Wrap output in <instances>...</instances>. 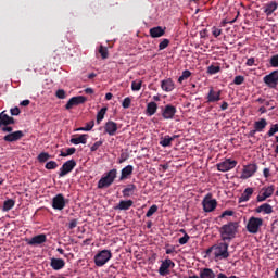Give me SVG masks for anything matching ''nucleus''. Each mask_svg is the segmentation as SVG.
Returning <instances> with one entry per match:
<instances>
[{"label":"nucleus","mask_w":278,"mask_h":278,"mask_svg":"<svg viewBox=\"0 0 278 278\" xmlns=\"http://www.w3.org/2000/svg\"><path fill=\"white\" fill-rule=\"evenodd\" d=\"M238 227H240L238 222H229L228 224L223 225L219 228L223 242H231V240L236 238V233H238Z\"/></svg>","instance_id":"f257e3e1"},{"label":"nucleus","mask_w":278,"mask_h":278,"mask_svg":"<svg viewBox=\"0 0 278 278\" xmlns=\"http://www.w3.org/2000/svg\"><path fill=\"white\" fill-rule=\"evenodd\" d=\"M118 175V170L116 168H113L109 170L105 176H103L99 181H98V188L99 190H103L105 188H110L112 184H114L116 177Z\"/></svg>","instance_id":"f03ea898"},{"label":"nucleus","mask_w":278,"mask_h":278,"mask_svg":"<svg viewBox=\"0 0 278 278\" xmlns=\"http://www.w3.org/2000/svg\"><path fill=\"white\" fill-rule=\"evenodd\" d=\"M213 249L216 260H227V257H229V243L218 242L213 245Z\"/></svg>","instance_id":"7ed1b4c3"},{"label":"nucleus","mask_w":278,"mask_h":278,"mask_svg":"<svg viewBox=\"0 0 278 278\" xmlns=\"http://www.w3.org/2000/svg\"><path fill=\"white\" fill-rule=\"evenodd\" d=\"M112 260V251L110 250H102L98 252L94 256V264L99 268L105 266Z\"/></svg>","instance_id":"20e7f679"},{"label":"nucleus","mask_w":278,"mask_h":278,"mask_svg":"<svg viewBox=\"0 0 278 278\" xmlns=\"http://www.w3.org/2000/svg\"><path fill=\"white\" fill-rule=\"evenodd\" d=\"M264 225V219L260 217H250L245 226L249 233H260V228Z\"/></svg>","instance_id":"39448f33"},{"label":"nucleus","mask_w":278,"mask_h":278,"mask_svg":"<svg viewBox=\"0 0 278 278\" xmlns=\"http://www.w3.org/2000/svg\"><path fill=\"white\" fill-rule=\"evenodd\" d=\"M204 212H214L218 202L216 199H212V193H207L202 201Z\"/></svg>","instance_id":"423d86ee"},{"label":"nucleus","mask_w":278,"mask_h":278,"mask_svg":"<svg viewBox=\"0 0 278 278\" xmlns=\"http://www.w3.org/2000/svg\"><path fill=\"white\" fill-rule=\"evenodd\" d=\"M161 114L164 121H173V118H175V115L177 114V108L175 105L167 104L162 108Z\"/></svg>","instance_id":"0eeeda50"},{"label":"nucleus","mask_w":278,"mask_h":278,"mask_svg":"<svg viewBox=\"0 0 278 278\" xmlns=\"http://www.w3.org/2000/svg\"><path fill=\"white\" fill-rule=\"evenodd\" d=\"M75 166H77V162L75 160L66 161L59 169V177H66L68 173H73Z\"/></svg>","instance_id":"6e6552de"},{"label":"nucleus","mask_w":278,"mask_h":278,"mask_svg":"<svg viewBox=\"0 0 278 278\" xmlns=\"http://www.w3.org/2000/svg\"><path fill=\"white\" fill-rule=\"evenodd\" d=\"M264 84L268 86V88H277L278 86V71H274L270 74L264 76Z\"/></svg>","instance_id":"1a4fd4ad"},{"label":"nucleus","mask_w":278,"mask_h":278,"mask_svg":"<svg viewBox=\"0 0 278 278\" xmlns=\"http://www.w3.org/2000/svg\"><path fill=\"white\" fill-rule=\"evenodd\" d=\"M238 165V161L226 159L224 162L217 164V170L220 173H227V170L233 169L235 166Z\"/></svg>","instance_id":"9d476101"},{"label":"nucleus","mask_w":278,"mask_h":278,"mask_svg":"<svg viewBox=\"0 0 278 278\" xmlns=\"http://www.w3.org/2000/svg\"><path fill=\"white\" fill-rule=\"evenodd\" d=\"M25 242L28 247H40V244H45V242H47V235H37L30 239H26Z\"/></svg>","instance_id":"9b49d317"},{"label":"nucleus","mask_w":278,"mask_h":278,"mask_svg":"<svg viewBox=\"0 0 278 278\" xmlns=\"http://www.w3.org/2000/svg\"><path fill=\"white\" fill-rule=\"evenodd\" d=\"M52 207L53 210H64L66 207V199H64V194L59 193L52 199Z\"/></svg>","instance_id":"f8f14e48"},{"label":"nucleus","mask_w":278,"mask_h":278,"mask_svg":"<svg viewBox=\"0 0 278 278\" xmlns=\"http://www.w3.org/2000/svg\"><path fill=\"white\" fill-rule=\"evenodd\" d=\"M86 101H88V99L84 96L73 97L67 101L65 109L73 110L75 105H81L83 103H86Z\"/></svg>","instance_id":"ddd939ff"},{"label":"nucleus","mask_w":278,"mask_h":278,"mask_svg":"<svg viewBox=\"0 0 278 278\" xmlns=\"http://www.w3.org/2000/svg\"><path fill=\"white\" fill-rule=\"evenodd\" d=\"M255 173H257V165L249 164L243 167L241 179H249L250 177H253V175H255Z\"/></svg>","instance_id":"4468645a"},{"label":"nucleus","mask_w":278,"mask_h":278,"mask_svg":"<svg viewBox=\"0 0 278 278\" xmlns=\"http://www.w3.org/2000/svg\"><path fill=\"white\" fill-rule=\"evenodd\" d=\"M220 94H223L222 90L216 91L214 87H211L206 97V103H217V101H220Z\"/></svg>","instance_id":"2eb2a0df"},{"label":"nucleus","mask_w":278,"mask_h":278,"mask_svg":"<svg viewBox=\"0 0 278 278\" xmlns=\"http://www.w3.org/2000/svg\"><path fill=\"white\" fill-rule=\"evenodd\" d=\"M25 134L22 130H16L3 137L4 142H17Z\"/></svg>","instance_id":"dca6fc26"},{"label":"nucleus","mask_w":278,"mask_h":278,"mask_svg":"<svg viewBox=\"0 0 278 278\" xmlns=\"http://www.w3.org/2000/svg\"><path fill=\"white\" fill-rule=\"evenodd\" d=\"M278 2L277 1H269L263 5V12L266 16H271L273 13L277 10Z\"/></svg>","instance_id":"f3484780"},{"label":"nucleus","mask_w":278,"mask_h":278,"mask_svg":"<svg viewBox=\"0 0 278 278\" xmlns=\"http://www.w3.org/2000/svg\"><path fill=\"white\" fill-rule=\"evenodd\" d=\"M104 131L110 136H116V131H118V124L113 121L106 122L104 125Z\"/></svg>","instance_id":"a211bd4d"},{"label":"nucleus","mask_w":278,"mask_h":278,"mask_svg":"<svg viewBox=\"0 0 278 278\" xmlns=\"http://www.w3.org/2000/svg\"><path fill=\"white\" fill-rule=\"evenodd\" d=\"M14 117H10V115H8L5 113V111H2L0 113V127H7L8 125H14Z\"/></svg>","instance_id":"6ab92c4d"},{"label":"nucleus","mask_w":278,"mask_h":278,"mask_svg":"<svg viewBox=\"0 0 278 278\" xmlns=\"http://www.w3.org/2000/svg\"><path fill=\"white\" fill-rule=\"evenodd\" d=\"M50 266L53 270H62L66 266L63 258H51Z\"/></svg>","instance_id":"aec40b11"},{"label":"nucleus","mask_w":278,"mask_h":278,"mask_svg":"<svg viewBox=\"0 0 278 278\" xmlns=\"http://www.w3.org/2000/svg\"><path fill=\"white\" fill-rule=\"evenodd\" d=\"M161 88L164 92H173L175 90V81L170 78L164 79L161 81Z\"/></svg>","instance_id":"412c9836"},{"label":"nucleus","mask_w":278,"mask_h":278,"mask_svg":"<svg viewBox=\"0 0 278 278\" xmlns=\"http://www.w3.org/2000/svg\"><path fill=\"white\" fill-rule=\"evenodd\" d=\"M131 175H134V165H127L122 169L119 181H125V179H129Z\"/></svg>","instance_id":"4be33fe9"},{"label":"nucleus","mask_w":278,"mask_h":278,"mask_svg":"<svg viewBox=\"0 0 278 278\" xmlns=\"http://www.w3.org/2000/svg\"><path fill=\"white\" fill-rule=\"evenodd\" d=\"M166 34V28L162 26H156L150 29L151 38H162Z\"/></svg>","instance_id":"5701e85b"},{"label":"nucleus","mask_w":278,"mask_h":278,"mask_svg":"<svg viewBox=\"0 0 278 278\" xmlns=\"http://www.w3.org/2000/svg\"><path fill=\"white\" fill-rule=\"evenodd\" d=\"M134 205V200H121L118 205L115 206V210L127 211L130 210Z\"/></svg>","instance_id":"b1692460"},{"label":"nucleus","mask_w":278,"mask_h":278,"mask_svg":"<svg viewBox=\"0 0 278 278\" xmlns=\"http://www.w3.org/2000/svg\"><path fill=\"white\" fill-rule=\"evenodd\" d=\"M251 197H253V188L248 187L239 198V203H247Z\"/></svg>","instance_id":"393cba45"},{"label":"nucleus","mask_w":278,"mask_h":278,"mask_svg":"<svg viewBox=\"0 0 278 278\" xmlns=\"http://www.w3.org/2000/svg\"><path fill=\"white\" fill-rule=\"evenodd\" d=\"M256 214H273V206L268 203H264L255 208Z\"/></svg>","instance_id":"a878e982"},{"label":"nucleus","mask_w":278,"mask_h":278,"mask_svg":"<svg viewBox=\"0 0 278 278\" xmlns=\"http://www.w3.org/2000/svg\"><path fill=\"white\" fill-rule=\"evenodd\" d=\"M169 265H168V261L167 258L165 261L162 262L160 268H159V274L162 277H166V275H170V269H169Z\"/></svg>","instance_id":"bb28decb"},{"label":"nucleus","mask_w":278,"mask_h":278,"mask_svg":"<svg viewBox=\"0 0 278 278\" xmlns=\"http://www.w3.org/2000/svg\"><path fill=\"white\" fill-rule=\"evenodd\" d=\"M88 138L89 136L84 134V135H79L76 138H72L70 142L71 144H86L88 142Z\"/></svg>","instance_id":"cd10ccee"},{"label":"nucleus","mask_w":278,"mask_h":278,"mask_svg":"<svg viewBox=\"0 0 278 278\" xmlns=\"http://www.w3.org/2000/svg\"><path fill=\"white\" fill-rule=\"evenodd\" d=\"M268 125V122L266 121V118H261L260 121H256L254 123V129H256V131L262 132L264 131V129H266V126Z\"/></svg>","instance_id":"c85d7f7f"},{"label":"nucleus","mask_w":278,"mask_h":278,"mask_svg":"<svg viewBox=\"0 0 278 278\" xmlns=\"http://www.w3.org/2000/svg\"><path fill=\"white\" fill-rule=\"evenodd\" d=\"M157 112V103L150 102L147 104L146 114L148 116H153Z\"/></svg>","instance_id":"c756f323"},{"label":"nucleus","mask_w":278,"mask_h":278,"mask_svg":"<svg viewBox=\"0 0 278 278\" xmlns=\"http://www.w3.org/2000/svg\"><path fill=\"white\" fill-rule=\"evenodd\" d=\"M134 192H136V185L134 184L127 185V187L122 191L123 197L125 198L132 197Z\"/></svg>","instance_id":"7c9ffc66"},{"label":"nucleus","mask_w":278,"mask_h":278,"mask_svg":"<svg viewBox=\"0 0 278 278\" xmlns=\"http://www.w3.org/2000/svg\"><path fill=\"white\" fill-rule=\"evenodd\" d=\"M177 138V135H174L173 137L166 135L165 138H162L160 141L161 147H170L173 144V140Z\"/></svg>","instance_id":"2f4dec72"},{"label":"nucleus","mask_w":278,"mask_h":278,"mask_svg":"<svg viewBox=\"0 0 278 278\" xmlns=\"http://www.w3.org/2000/svg\"><path fill=\"white\" fill-rule=\"evenodd\" d=\"M16 205V201L8 199L3 202L2 212H10Z\"/></svg>","instance_id":"473e14b6"},{"label":"nucleus","mask_w":278,"mask_h":278,"mask_svg":"<svg viewBox=\"0 0 278 278\" xmlns=\"http://www.w3.org/2000/svg\"><path fill=\"white\" fill-rule=\"evenodd\" d=\"M200 278H216V274H214V270H212L210 268H204L200 273Z\"/></svg>","instance_id":"72a5a7b5"},{"label":"nucleus","mask_w":278,"mask_h":278,"mask_svg":"<svg viewBox=\"0 0 278 278\" xmlns=\"http://www.w3.org/2000/svg\"><path fill=\"white\" fill-rule=\"evenodd\" d=\"M108 112V108L104 106L102 108L98 114H97V124L100 125L101 124V121H103V118H105V114Z\"/></svg>","instance_id":"f704fd0d"},{"label":"nucleus","mask_w":278,"mask_h":278,"mask_svg":"<svg viewBox=\"0 0 278 278\" xmlns=\"http://www.w3.org/2000/svg\"><path fill=\"white\" fill-rule=\"evenodd\" d=\"M262 191L267 199H270V195L274 194L275 192V185H270L269 187H264Z\"/></svg>","instance_id":"c9c22d12"},{"label":"nucleus","mask_w":278,"mask_h":278,"mask_svg":"<svg viewBox=\"0 0 278 278\" xmlns=\"http://www.w3.org/2000/svg\"><path fill=\"white\" fill-rule=\"evenodd\" d=\"M38 162H40L41 164L45 162H48V160H51V155L47 152H41L38 156H37Z\"/></svg>","instance_id":"e433bc0d"},{"label":"nucleus","mask_w":278,"mask_h":278,"mask_svg":"<svg viewBox=\"0 0 278 278\" xmlns=\"http://www.w3.org/2000/svg\"><path fill=\"white\" fill-rule=\"evenodd\" d=\"M192 75L191 71L185 70L178 78V84H184L185 79H188Z\"/></svg>","instance_id":"4c0bfd02"},{"label":"nucleus","mask_w":278,"mask_h":278,"mask_svg":"<svg viewBox=\"0 0 278 278\" xmlns=\"http://www.w3.org/2000/svg\"><path fill=\"white\" fill-rule=\"evenodd\" d=\"M206 73H207L208 75H216L217 73H220V66L210 65V66L207 67Z\"/></svg>","instance_id":"58836bf2"},{"label":"nucleus","mask_w":278,"mask_h":278,"mask_svg":"<svg viewBox=\"0 0 278 278\" xmlns=\"http://www.w3.org/2000/svg\"><path fill=\"white\" fill-rule=\"evenodd\" d=\"M142 88V80H134L131 83V90L134 92H138L140 91V89Z\"/></svg>","instance_id":"ea45409f"},{"label":"nucleus","mask_w":278,"mask_h":278,"mask_svg":"<svg viewBox=\"0 0 278 278\" xmlns=\"http://www.w3.org/2000/svg\"><path fill=\"white\" fill-rule=\"evenodd\" d=\"M99 53L102 58V60H108V58L110 56V53L108 51V48L103 47V46H100L99 48Z\"/></svg>","instance_id":"a19ab883"},{"label":"nucleus","mask_w":278,"mask_h":278,"mask_svg":"<svg viewBox=\"0 0 278 278\" xmlns=\"http://www.w3.org/2000/svg\"><path fill=\"white\" fill-rule=\"evenodd\" d=\"M159 207L156 204H153L148 212L146 213L147 218H151V216H153V214H155V212H157Z\"/></svg>","instance_id":"79ce46f5"},{"label":"nucleus","mask_w":278,"mask_h":278,"mask_svg":"<svg viewBox=\"0 0 278 278\" xmlns=\"http://www.w3.org/2000/svg\"><path fill=\"white\" fill-rule=\"evenodd\" d=\"M275 134H278V123L271 125L270 129L267 132V136L271 138V136H275Z\"/></svg>","instance_id":"37998d69"},{"label":"nucleus","mask_w":278,"mask_h":278,"mask_svg":"<svg viewBox=\"0 0 278 278\" xmlns=\"http://www.w3.org/2000/svg\"><path fill=\"white\" fill-rule=\"evenodd\" d=\"M45 168H47V170H55V168H58V163L55 161H49Z\"/></svg>","instance_id":"c03bdc74"},{"label":"nucleus","mask_w":278,"mask_h":278,"mask_svg":"<svg viewBox=\"0 0 278 278\" xmlns=\"http://www.w3.org/2000/svg\"><path fill=\"white\" fill-rule=\"evenodd\" d=\"M169 45H170V40H168V39H163V40L159 43V50H160V51H164V49H166Z\"/></svg>","instance_id":"a18cd8bd"},{"label":"nucleus","mask_w":278,"mask_h":278,"mask_svg":"<svg viewBox=\"0 0 278 278\" xmlns=\"http://www.w3.org/2000/svg\"><path fill=\"white\" fill-rule=\"evenodd\" d=\"M77 151L75 148H68L66 152H61V157H68V155H74V153Z\"/></svg>","instance_id":"49530a36"},{"label":"nucleus","mask_w":278,"mask_h":278,"mask_svg":"<svg viewBox=\"0 0 278 278\" xmlns=\"http://www.w3.org/2000/svg\"><path fill=\"white\" fill-rule=\"evenodd\" d=\"M269 64L273 68H278V54L270 58Z\"/></svg>","instance_id":"de8ad7c7"},{"label":"nucleus","mask_w":278,"mask_h":278,"mask_svg":"<svg viewBox=\"0 0 278 278\" xmlns=\"http://www.w3.org/2000/svg\"><path fill=\"white\" fill-rule=\"evenodd\" d=\"M122 106L124 108V110H128V108H131V98H125L122 102Z\"/></svg>","instance_id":"09e8293b"},{"label":"nucleus","mask_w":278,"mask_h":278,"mask_svg":"<svg viewBox=\"0 0 278 278\" xmlns=\"http://www.w3.org/2000/svg\"><path fill=\"white\" fill-rule=\"evenodd\" d=\"M233 84L236 86H242V84H244V76H236L233 79Z\"/></svg>","instance_id":"8fccbe9b"},{"label":"nucleus","mask_w":278,"mask_h":278,"mask_svg":"<svg viewBox=\"0 0 278 278\" xmlns=\"http://www.w3.org/2000/svg\"><path fill=\"white\" fill-rule=\"evenodd\" d=\"M190 240V235L189 233H185L184 237H181L178 242L179 244L184 245V244H188V241Z\"/></svg>","instance_id":"3c124183"},{"label":"nucleus","mask_w":278,"mask_h":278,"mask_svg":"<svg viewBox=\"0 0 278 278\" xmlns=\"http://www.w3.org/2000/svg\"><path fill=\"white\" fill-rule=\"evenodd\" d=\"M55 97L58 99H66V91H64V89H59L55 92Z\"/></svg>","instance_id":"603ef678"},{"label":"nucleus","mask_w":278,"mask_h":278,"mask_svg":"<svg viewBox=\"0 0 278 278\" xmlns=\"http://www.w3.org/2000/svg\"><path fill=\"white\" fill-rule=\"evenodd\" d=\"M220 34H223V29L217 28L216 26H214L212 28V35L214 36V38H218V36H220Z\"/></svg>","instance_id":"864d4df0"},{"label":"nucleus","mask_w":278,"mask_h":278,"mask_svg":"<svg viewBox=\"0 0 278 278\" xmlns=\"http://www.w3.org/2000/svg\"><path fill=\"white\" fill-rule=\"evenodd\" d=\"M103 144V141H96L92 147L90 148V151L91 152H94V151H98L99 150V147H101Z\"/></svg>","instance_id":"5fc2aeb1"},{"label":"nucleus","mask_w":278,"mask_h":278,"mask_svg":"<svg viewBox=\"0 0 278 278\" xmlns=\"http://www.w3.org/2000/svg\"><path fill=\"white\" fill-rule=\"evenodd\" d=\"M256 101H257V103L266 105V108L270 106V103H273V101H268V100H266L264 98H258Z\"/></svg>","instance_id":"6e6d98bb"},{"label":"nucleus","mask_w":278,"mask_h":278,"mask_svg":"<svg viewBox=\"0 0 278 278\" xmlns=\"http://www.w3.org/2000/svg\"><path fill=\"white\" fill-rule=\"evenodd\" d=\"M10 112H11V116H18V114H21V109H18V106H15L11 109Z\"/></svg>","instance_id":"4d7b16f0"},{"label":"nucleus","mask_w":278,"mask_h":278,"mask_svg":"<svg viewBox=\"0 0 278 278\" xmlns=\"http://www.w3.org/2000/svg\"><path fill=\"white\" fill-rule=\"evenodd\" d=\"M225 216H233V211L231 210H226L222 213V215L219 216V218H225Z\"/></svg>","instance_id":"13d9d810"},{"label":"nucleus","mask_w":278,"mask_h":278,"mask_svg":"<svg viewBox=\"0 0 278 278\" xmlns=\"http://www.w3.org/2000/svg\"><path fill=\"white\" fill-rule=\"evenodd\" d=\"M94 127V121H91L89 123L86 124L85 126V130L86 131H92V128Z\"/></svg>","instance_id":"bf43d9fd"},{"label":"nucleus","mask_w":278,"mask_h":278,"mask_svg":"<svg viewBox=\"0 0 278 278\" xmlns=\"http://www.w3.org/2000/svg\"><path fill=\"white\" fill-rule=\"evenodd\" d=\"M236 21H238V17L233 18L232 21L223 20L222 21V27H225L226 25H228V23L230 25H233V23H236Z\"/></svg>","instance_id":"052dcab7"},{"label":"nucleus","mask_w":278,"mask_h":278,"mask_svg":"<svg viewBox=\"0 0 278 278\" xmlns=\"http://www.w3.org/2000/svg\"><path fill=\"white\" fill-rule=\"evenodd\" d=\"M2 131H4V134H12L13 128L12 126H1Z\"/></svg>","instance_id":"680f3d73"},{"label":"nucleus","mask_w":278,"mask_h":278,"mask_svg":"<svg viewBox=\"0 0 278 278\" xmlns=\"http://www.w3.org/2000/svg\"><path fill=\"white\" fill-rule=\"evenodd\" d=\"M267 199H268V198H267L264 193H262V194H260V195L256 197V201H257L258 203H262V202L266 201Z\"/></svg>","instance_id":"e2e57ef3"},{"label":"nucleus","mask_w":278,"mask_h":278,"mask_svg":"<svg viewBox=\"0 0 278 278\" xmlns=\"http://www.w3.org/2000/svg\"><path fill=\"white\" fill-rule=\"evenodd\" d=\"M77 227V219H72L68 224V229H75Z\"/></svg>","instance_id":"0e129e2a"},{"label":"nucleus","mask_w":278,"mask_h":278,"mask_svg":"<svg viewBox=\"0 0 278 278\" xmlns=\"http://www.w3.org/2000/svg\"><path fill=\"white\" fill-rule=\"evenodd\" d=\"M128 157L129 155H127L126 153H122L119 159V164H123V162H127Z\"/></svg>","instance_id":"69168bd1"},{"label":"nucleus","mask_w":278,"mask_h":278,"mask_svg":"<svg viewBox=\"0 0 278 278\" xmlns=\"http://www.w3.org/2000/svg\"><path fill=\"white\" fill-rule=\"evenodd\" d=\"M245 64H247V66H253V64H255V59L254 58L248 59Z\"/></svg>","instance_id":"338daca9"},{"label":"nucleus","mask_w":278,"mask_h":278,"mask_svg":"<svg viewBox=\"0 0 278 278\" xmlns=\"http://www.w3.org/2000/svg\"><path fill=\"white\" fill-rule=\"evenodd\" d=\"M217 278H238L237 276H230V277H227V275L223 274V273H219L217 275Z\"/></svg>","instance_id":"774afa93"}]
</instances>
